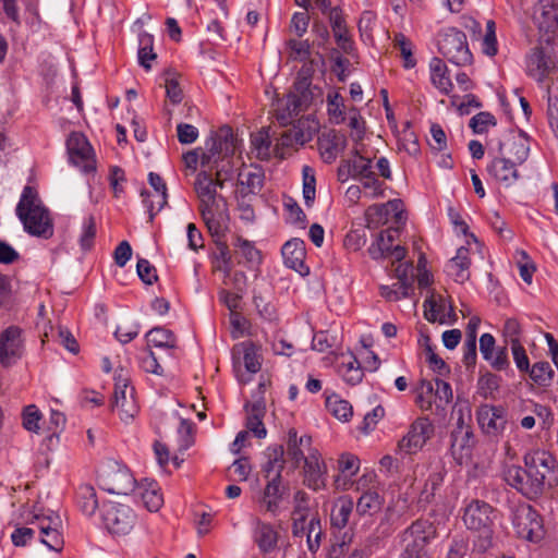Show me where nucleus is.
<instances>
[{
	"label": "nucleus",
	"mask_w": 558,
	"mask_h": 558,
	"mask_svg": "<svg viewBox=\"0 0 558 558\" xmlns=\"http://www.w3.org/2000/svg\"><path fill=\"white\" fill-rule=\"evenodd\" d=\"M504 478L522 496L537 499L558 485V460L548 450H530L523 456V466H507Z\"/></svg>",
	"instance_id": "1"
},
{
	"label": "nucleus",
	"mask_w": 558,
	"mask_h": 558,
	"mask_svg": "<svg viewBox=\"0 0 558 558\" xmlns=\"http://www.w3.org/2000/svg\"><path fill=\"white\" fill-rule=\"evenodd\" d=\"M15 213L24 231L29 235L45 240L53 235L54 227L50 210L43 204L33 186H24Z\"/></svg>",
	"instance_id": "2"
},
{
	"label": "nucleus",
	"mask_w": 558,
	"mask_h": 558,
	"mask_svg": "<svg viewBox=\"0 0 558 558\" xmlns=\"http://www.w3.org/2000/svg\"><path fill=\"white\" fill-rule=\"evenodd\" d=\"M496 512L488 502L480 499L470 500L463 509L462 520L466 529L480 533L475 546L481 551H486L493 544Z\"/></svg>",
	"instance_id": "3"
},
{
	"label": "nucleus",
	"mask_w": 558,
	"mask_h": 558,
	"mask_svg": "<svg viewBox=\"0 0 558 558\" xmlns=\"http://www.w3.org/2000/svg\"><path fill=\"white\" fill-rule=\"evenodd\" d=\"M437 536V527L427 519H417L400 534L403 545L400 558H428L427 545Z\"/></svg>",
	"instance_id": "4"
},
{
	"label": "nucleus",
	"mask_w": 558,
	"mask_h": 558,
	"mask_svg": "<svg viewBox=\"0 0 558 558\" xmlns=\"http://www.w3.org/2000/svg\"><path fill=\"white\" fill-rule=\"evenodd\" d=\"M437 46L439 53L457 66H466L473 61L466 35L456 27L444 28L438 34Z\"/></svg>",
	"instance_id": "5"
},
{
	"label": "nucleus",
	"mask_w": 558,
	"mask_h": 558,
	"mask_svg": "<svg viewBox=\"0 0 558 558\" xmlns=\"http://www.w3.org/2000/svg\"><path fill=\"white\" fill-rule=\"evenodd\" d=\"M97 478L99 486L109 494L128 495L134 490L135 480L130 470L114 460L99 468Z\"/></svg>",
	"instance_id": "6"
},
{
	"label": "nucleus",
	"mask_w": 558,
	"mask_h": 558,
	"mask_svg": "<svg viewBox=\"0 0 558 558\" xmlns=\"http://www.w3.org/2000/svg\"><path fill=\"white\" fill-rule=\"evenodd\" d=\"M434 430V425L428 417L416 418L399 440L398 451L409 456L417 453L433 437Z\"/></svg>",
	"instance_id": "7"
},
{
	"label": "nucleus",
	"mask_w": 558,
	"mask_h": 558,
	"mask_svg": "<svg viewBox=\"0 0 558 558\" xmlns=\"http://www.w3.org/2000/svg\"><path fill=\"white\" fill-rule=\"evenodd\" d=\"M66 150L70 161L84 173L96 171L95 153L86 136L72 132L66 140Z\"/></svg>",
	"instance_id": "8"
},
{
	"label": "nucleus",
	"mask_w": 558,
	"mask_h": 558,
	"mask_svg": "<svg viewBox=\"0 0 558 558\" xmlns=\"http://www.w3.org/2000/svg\"><path fill=\"white\" fill-rule=\"evenodd\" d=\"M102 522L109 533L125 535L134 526L135 514L129 506L109 502L104 505Z\"/></svg>",
	"instance_id": "9"
},
{
	"label": "nucleus",
	"mask_w": 558,
	"mask_h": 558,
	"mask_svg": "<svg viewBox=\"0 0 558 558\" xmlns=\"http://www.w3.org/2000/svg\"><path fill=\"white\" fill-rule=\"evenodd\" d=\"M512 524L521 538L536 542L542 538L543 525L539 514L531 506H521L515 509Z\"/></svg>",
	"instance_id": "10"
},
{
	"label": "nucleus",
	"mask_w": 558,
	"mask_h": 558,
	"mask_svg": "<svg viewBox=\"0 0 558 558\" xmlns=\"http://www.w3.org/2000/svg\"><path fill=\"white\" fill-rule=\"evenodd\" d=\"M233 151L232 133L229 128H223L219 133H214L205 142L202 151L201 166L211 168V163Z\"/></svg>",
	"instance_id": "11"
},
{
	"label": "nucleus",
	"mask_w": 558,
	"mask_h": 558,
	"mask_svg": "<svg viewBox=\"0 0 558 558\" xmlns=\"http://www.w3.org/2000/svg\"><path fill=\"white\" fill-rule=\"evenodd\" d=\"M24 352L22 329L17 326H9L0 332V364L3 367L14 365Z\"/></svg>",
	"instance_id": "12"
},
{
	"label": "nucleus",
	"mask_w": 558,
	"mask_h": 558,
	"mask_svg": "<svg viewBox=\"0 0 558 558\" xmlns=\"http://www.w3.org/2000/svg\"><path fill=\"white\" fill-rule=\"evenodd\" d=\"M504 144L498 143V155L487 165V172L506 187L513 185L520 178L515 162L504 156Z\"/></svg>",
	"instance_id": "13"
},
{
	"label": "nucleus",
	"mask_w": 558,
	"mask_h": 558,
	"mask_svg": "<svg viewBox=\"0 0 558 558\" xmlns=\"http://www.w3.org/2000/svg\"><path fill=\"white\" fill-rule=\"evenodd\" d=\"M555 68V61L542 47L533 48L526 57L527 75L538 83L544 82Z\"/></svg>",
	"instance_id": "14"
},
{
	"label": "nucleus",
	"mask_w": 558,
	"mask_h": 558,
	"mask_svg": "<svg viewBox=\"0 0 558 558\" xmlns=\"http://www.w3.org/2000/svg\"><path fill=\"white\" fill-rule=\"evenodd\" d=\"M281 254L288 268L295 270L303 277L310 274V268L304 263L306 250L303 240L293 238L287 241L281 248Z\"/></svg>",
	"instance_id": "15"
},
{
	"label": "nucleus",
	"mask_w": 558,
	"mask_h": 558,
	"mask_svg": "<svg viewBox=\"0 0 558 558\" xmlns=\"http://www.w3.org/2000/svg\"><path fill=\"white\" fill-rule=\"evenodd\" d=\"M327 466L317 452L311 453L304 462V485L315 492L326 487Z\"/></svg>",
	"instance_id": "16"
},
{
	"label": "nucleus",
	"mask_w": 558,
	"mask_h": 558,
	"mask_svg": "<svg viewBox=\"0 0 558 558\" xmlns=\"http://www.w3.org/2000/svg\"><path fill=\"white\" fill-rule=\"evenodd\" d=\"M477 422L483 432L492 436L501 434L507 425L504 410L494 405L482 407L477 411Z\"/></svg>",
	"instance_id": "17"
},
{
	"label": "nucleus",
	"mask_w": 558,
	"mask_h": 558,
	"mask_svg": "<svg viewBox=\"0 0 558 558\" xmlns=\"http://www.w3.org/2000/svg\"><path fill=\"white\" fill-rule=\"evenodd\" d=\"M278 532L268 522L255 519L253 526V541L262 554H269L278 546Z\"/></svg>",
	"instance_id": "18"
},
{
	"label": "nucleus",
	"mask_w": 558,
	"mask_h": 558,
	"mask_svg": "<svg viewBox=\"0 0 558 558\" xmlns=\"http://www.w3.org/2000/svg\"><path fill=\"white\" fill-rule=\"evenodd\" d=\"M112 408L119 411L121 421L129 423L135 417L138 412L137 404L134 399V388H130V391L120 390V383L114 385V398Z\"/></svg>",
	"instance_id": "19"
},
{
	"label": "nucleus",
	"mask_w": 558,
	"mask_h": 558,
	"mask_svg": "<svg viewBox=\"0 0 558 558\" xmlns=\"http://www.w3.org/2000/svg\"><path fill=\"white\" fill-rule=\"evenodd\" d=\"M475 445L473 429L452 430L450 434V452L459 463L472 452Z\"/></svg>",
	"instance_id": "20"
},
{
	"label": "nucleus",
	"mask_w": 558,
	"mask_h": 558,
	"mask_svg": "<svg viewBox=\"0 0 558 558\" xmlns=\"http://www.w3.org/2000/svg\"><path fill=\"white\" fill-rule=\"evenodd\" d=\"M284 490L286 487L282 485V478H279V474L277 477L267 480L260 498L262 507H264L267 512L276 515L279 511Z\"/></svg>",
	"instance_id": "21"
},
{
	"label": "nucleus",
	"mask_w": 558,
	"mask_h": 558,
	"mask_svg": "<svg viewBox=\"0 0 558 558\" xmlns=\"http://www.w3.org/2000/svg\"><path fill=\"white\" fill-rule=\"evenodd\" d=\"M266 461L262 464V472L266 480L271 477L282 478V471L284 469V449L281 445L268 446L264 451Z\"/></svg>",
	"instance_id": "22"
},
{
	"label": "nucleus",
	"mask_w": 558,
	"mask_h": 558,
	"mask_svg": "<svg viewBox=\"0 0 558 558\" xmlns=\"http://www.w3.org/2000/svg\"><path fill=\"white\" fill-rule=\"evenodd\" d=\"M217 183L206 171L197 174L195 190L201 199L199 208L203 206H217Z\"/></svg>",
	"instance_id": "23"
},
{
	"label": "nucleus",
	"mask_w": 558,
	"mask_h": 558,
	"mask_svg": "<svg viewBox=\"0 0 558 558\" xmlns=\"http://www.w3.org/2000/svg\"><path fill=\"white\" fill-rule=\"evenodd\" d=\"M242 354L243 363L247 372L255 374L262 367L260 345L247 340L236 344L233 348V354Z\"/></svg>",
	"instance_id": "24"
},
{
	"label": "nucleus",
	"mask_w": 558,
	"mask_h": 558,
	"mask_svg": "<svg viewBox=\"0 0 558 558\" xmlns=\"http://www.w3.org/2000/svg\"><path fill=\"white\" fill-rule=\"evenodd\" d=\"M470 265L469 250L461 246L457 250L456 256L449 260L446 269L456 282L463 283L470 278Z\"/></svg>",
	"instance_id": "25"
},
{
	"label": "nucleus",
	"mask_w": 558,
	"mask_h": 558,
	"mask_svg": "<svg viewBox=\"0 0 558 558\" xmlns=\"http://www.w3.org/2000/svg\"><path fill=\"white\" fill-rule=\"evenodd\" d=\"M347 146V138L335 132L324 135L318 140V148L323 160L327 163L333 162L338 154Z\"/></svg>",
	"instance_id": "26"
},
{
	"label": "nucleus",
	"mask_w": 558,
	"mask_h": 558,
	"mask_svg": "<svg viewBox=\"0 0 558 558\" xmlns=\"http://www.w3.org/2000/svg\"><path fill=\"white\" fill-rule=\"evenodd\" d=\"M247 417H246V428L252 432L255 437L262 439L267 435V429L263 423V417L265 415V402L263 400H258L254 403H247L245 405Z\"/></svg>",
	"instance_id": "27"
},
{
	"label": "nucleus",
	"mask_w": 558,
	"mask_h": 558,
	"mask_svg": "<svg viewBox=\"0 0 558 558\" xmlns=\"http://www.w3.org/2000/svg\"><path fill=\"white\" fill-rule=\"evenodd\" d=\"M354 502L352 498L342 496L338 498L331 507L330 524L333 529L342 530L348 523L353 512Z\"/></svg>",
	"instance_id": "28"
},
{
	"label": "nucleus",
	"mask_w": 558,
	"mask_h": 558,
	"mask_svg": "<svg viewBox=\"0 0 558 558\" xmlns=\"http://www.w3.org/2000/svg\"><path fill=\"white\" fill-rule=\"evenodd\" d=\"M432 84L442 94L449 95L453 84L448 76V69L445 62L437 57L432 58L429 62Z\"/></svg>",
	"instance_id": "29"
},
{
	"label": "nucleus",
	"mask_w": 558,
	"mask_h": 558,
	"mask_svg": "<svg viewBox=\"0 0 558 558\" xmlns=\"http://www.w3.org/2000/svg\"><path fill=\"white\" fill-rule=\"evenodd\" d=\"M216 206H203L199 208L202 218L215 240L221 239L225 233V215L223 213H217Z\"/></svg>",
	"instance_id": "30"
},
{
	"label": "nucleus",
	"mask_w": 558,
	"mask_h": 558,
	"mask_svg": "<svg viewBox=\"0 0 558 558\" xmlns=\"http://www.w3.org/2000/svg\"><path fill=\"white\" fill-rule=\"evenodd\" d=\"M312 438L307 435H303L301 437L298 436V432L294 428L289 429L288 432V444L287 451L289 458L294 462L295 468L300 465L302 461L305 462L307 457L304 456L302 447L310 446Z\"/></svg>",
	"instance_id": "31"
},
{
	"label": "nucleus",
	"mask_w": 558,
	"mask_h": 558,
	"mask_svg": "<svg viewBox=\"0 0 558 558\" xmlns=\"http://www.w3.org/2000/svg\"><path fill=\"white\" fill-rule=\"evenodd\" d=\"M381 497L376 490H365L356 501V513L359 515H373L381 508Z\"/></svg>",
	"instance_id": "32"
},
{
	"label": "nucleus",
	"mask_w": 558,
	"mask_h": 558,
	"mask_svg": "<svg viewBox=\"0 0 558 558\" xmlns=\"http://www.w3.org/2000/svg\"><path fill=\"white\" fill-rule=\"evenodd\" d=\"M306 140L302 130L293 128L284 131L275 147V154L280 159L286 158L283 148H290L294 146L304 145Z\"/></svg>",
	"instance_id": "33"
},
{
	"label": "nucleus",
	"mask_w": 558,
	"mask_h": 558,
	"mask_svg": "<svg viewBox=\"0 0 558 558\" xmlns=\"http://www.w3.org/2000/svg\"><path fill=\"white\" fill-rule=\"evenodd\" d=\"M146 340L149 345L161 349H173L177 340L173 332L163 327H154L146 333Z\"/></svg>",
	"instance_id": "34"
},
{
	"label": "nucleus",
	"mask_w": 558,
	"mask_h": 558,
	"mask_svg": "<svg viewBox=\"0 0 558 558\" xmlns=\"http://www.w3.org/2000/svg\"><path fill=\"white\" fill-rule=\"evenodd\" d=\"M529 374L530 378L539 387H549L553 383L555 372L548 362L541 361L530 365Z\"/></svg>",
	"instance_id": "35"
},
{
	"label": "nucleus",
	"mask_w": 558,
	"mask_h": 558,
	"mask_svg": "<svg viewBox=\"0 0 558 558\" xmlns=\"http://www.w3.org/2000/svg\"><path fill=\"white\" fill-rule=\"evenodd\" d=\"M138 63L145 69L150 70V61L155 60L157 54L154 52V36L142 32L138 35Z\"/></svg>",
	"instance_id": "36"
},
{
	"label": "nucleus",
	"mask_w": 558,
	"mask_h": 558,
	"mask_svg": "<svg viewBox=\"0 0 558 558\" xmlns=\"http://www.w3.org/2000/svg\"><path fill=\"white\" fill-rule=\"evenodd\" d=\"M326 408L339 421L348 422L353 415V408L349 401L332 393L326 397Z\"/></svg>",
	"instance_id": "37"
},
{
	"label": "nucleus",
	"mask_w": 558,
	"mask_h": 558,
	"mask_svg": "<svg viewBox=\"0 0 558 558\" xmlns=\"http://www.w3.org/2000/svg\"><path fill=\"white\" fill-rule=\"evenodd\" d=\"M76 500L81 511L86 515H93L98 508L96 490L90 485H82L78 487Z\"/></svg>",
	"instance_id": "38"
},
{
	"label": "nucleus",
	"mask_w": 558,
	"mask_h": 558,
	"mask_svg": "<svg viewBox=\"0 0 558 558\" xmlns=\"http://www.w3.org/2000/svg\"><path fill=\"white\" fill-rule=\"evenodd\" d=\"M233 246L235 247V255L243 257L247 264L252 266L260 264V252L248 240L238 236Z\"/></svg>",
	"instance_id": "39"
},
{
	"label": "nucleus",
	"mask_w": 558,
	"mask_h": 558,
	"mask_svg": "<svg viewBox=\"0 0 558 558\" xmlns=\"http://www.w3.org/2000/svg\"><path fill=\"white\" fill-rule=\"evenodd\" d=\"M311 102H303L301 97L291 93L288 95L286 101V108L278 112L277 119L281 124H287L293 118V116L299 114L304 108H306Z\"/></svg>",
	"instance_id": "40"
},
{
	"label": "nucleus",
	"mask_w": 558,
	"mask_h": 558,
	"mask_svg": "<svg viewBox=\"0 0 558 558\" xmlns=\"http://www.w3.org/2000/svg\"><path fill=\"white\" fill-rule=\"evenodd\" d=\"M293 94L301 97L303 102H312L314 94L312 92V78L308 70H301L294 82Z\"/></svg>",
	"instance_id": "41"
},
{
	"label": "nucleus",
	"mask_w": 558,
	"mask_h": 558,
	"mask_svg": "<svg viewBox=\"0 0 558 558\" xmlns=\"http://www.w3.org/2000/svg\"><path fill=\"white\" fill-rule=\"evenodd\" d=\"M541 28L555 33L558 29V0H550L543 7Z\"/></svg>",
	"instance_id": "42"
},
{
	"label": "nucleus",
	"mask_w": 558,
	"mask_h": 558,
	"mask_svg": "<svg viewBox=\"0 0 558 558\" xmlns=\"http://www.w3.org/2000/svg\"><path fill=\"white\" fill-rule=\"evenodd\" d=\"M39 530L43 535V544H45L51 550L60 551L62 549L63 538L57 529H52L50 524H45L41 522Z\"/></svg>",
	"instance_id": "43"
},
{
	"label": "nucleus",
	"mask_w": 558,
	"mask_h": 558,
	"mask_svg": "<svg viewBox=\"0 0 558 558\" xmlns=\"http://www.w3.org/2000/svg\"><path fill=\"white\" fill-rule=\"evenodd\" d=\"M323 536L320 519L313 517L306 524V542L308 549L316 553L320 546Z\"/></svg>",
	"instance_id": "44"
},
{
	"label": "nucleus",
	"mask_w": 558,
	"mask_h": 558,
	"mask_svg": "<svg viewBox=\"0 0 558 558\" xmlns=\"http://www.w3.org/2000/svg\"><path fill=\"white\" fill-rule=\"evenodd\" d=\"M96 236V221L94 216L89 215L84 218L82 222V231L78 239L81 248L83 251H88L92 248L94 244V239Z\"/></svg>",
	"instance_id": "45"
},
{
	"label": "nucleus",
	"mask_w": 558,
	"mask_h": 558,
	"mask_svg": "<svg viewBox=\"0 0 558 558\" xmlns=\"http://www.w3.org/2000/svg\"><path fill=\"white\" fill-rule=\"evenodd\" d=\"M211 169H216V183L218 187L222 189L227 181L233 178L234 169L229 157H223L217 160V163H211Z\"/></svg>",
	"instance_id": "46"
},
{
	"label": "nucleus",
	"mask_w": 558,
	"mask_h": 558,
	"mask_svg": "<svg viewBox=\"0 0 558 558\" xmlns=\"http://www.w3.org/2000/svg\"><path fill=\"white\" fill-rule=\"evenodd\" d=\"M327 111L336 124L344 122V104L343 98L339 93L328 94L327 96Z\"/></svg>",
	"instance_id": "47"
},
{
	"label": "nucleus",
	"mask_w": 558,
	"mask_h": 558,
	"mask_svg": "<svg viewBox=\"0 0 558 558\" xmlns=\"http://www.w3.org/2000/svg\"><path fill=\"white\" fill-rule=\"evenodd\" d=\"M332 35H333L335 41L339 48L338 50L341 53L347 54L351 58H355L357 56L355 43L350 34L349 28H345L340 32H336Z\"/></svg>",
	"instance_id": "48"
},
{
	"label": "nucleus",
	"mask_w": 558,
	"mask_h": 558,
	"mask_svg": "<svg viewBox=\"0 0 558 558\" xmlns=\"http://www.w3.org/2000/svg\"><path fill=\"white\" fill-rule=\"evenodd\" d=\"M148 182L154 190L151 193H154L156 198H158V210H161L167 205L168 202L166 183L163 179L155 172L148 173Z\"/></svg>",
	"instance_id": "49"
},
{
	"label": "nucleus",
	"mask_w": 558,
	"mask_h": 558,
	"mask_svg": "<svg viewBox=\"0 0 558 558\" xmlns=\"http://www.w3.org/2000/svg\"><path fill=\"white\" fill-rule=\"evenodd\" d=\"M510 153L518 163H523L527 159L530 145L527 137L523 133L513 136Z\"/></svg>",
	"instance_id": "50"
},
{
	"label": "nucleus",
	"mask_w": 558,
	"mask_h": 558,
	"mask_svg": "<svg viewBox=\"0 0 558 558\" xmlns=\"http://www.w3.org/2000/svg\"><path fill=\"white\" fill-rule=\"evenodd\" d=\"M395 45L399 48L401 57L403 58V66L412 69L416 65V60L412 53V43L401 33L395 36Z\"/></svg>",
	"instance_id": "51"
},
{
	"label": "nucleus",
	"mask_w": 558,
	"mask_h": 558,
	"mask_svg": "<svg viewBox=\"0 0 558 558\" xmlns=\"http://www.w3.org/2000/svg\"><path fill=\"white\" fill-rule=\"evenodd\" d=\"M497 124L496 118L488 111H481L471 118L469 126L475 134H483L487 131L488 126Z\"/></svg>",
	"instance_id": "52"
},
{
	"label": "nucleus",
	"mask_w": 558,
	"mask_h": 558,
	"mask_svg": "<svg viewBox=\"0 0 558 558\" xmlns=\"http://www.w3.org/2000/svg\"><path fill=\"white\" fill-rule=\"evenodd\" d=\"M320 12L328 17L332 34L349 28L340 7H331L330 4L327 10Z\"/></svg>",
	"instance_id": "53"
},
{
	"label": "nucleus",
	"mask_w": 558,
	"mask_h": 558,
	"mask_svg": "<svg viewBox=\"0 0 558 558\" xmlns=\"http://www.w3.org/2000/svg\"><path fill=\"white\" fill-rule=\"evenodd\" d=\"M482 50L485 54L494 57L497 51L496 24L493 20L486 23V33L482 41Z\"/></svg>",
	"instance_id": "54"
},
{
	"label": "nucleus",
	"mask_w": 558,
	"mask_h": 558,
	"mask_svg": "<svg viewBox=\"0 0 558 558\" xmlns=\"http://www.w3.org/2000/svg\"><path fill=\"white\" fill-rule=\"evenodd\" d=\"M23 427L28 432L37 433L39 430V421L41 413L35 404H29L24 408L22 413Z\"/></svg>",
	"instance_id": "55"
},
{
	"label": "nucleus",
	"mask_w": 558,
	"mask_h": 558,
	"mask_svg": "<svg viewBox=\"0 0 558 558\" xmlns=\"http://www.w3.org/2000/svg\"><path fill=\"white\" fill-rule=\"evenodd\" d=\"M521 325L515 318H508L504 324L502 336L509 345L521 343Z\"/></svg>",
	"instance_id": "56"
},
{
	"label": "nucleus",
	"mask_w": 558,
	"mask_h": 558,
	"mask_svg": "<svg viewBox=\"0 0 558 558\" xmlns=\"http://www.w3.org/2000/svg\"><path fill=\"white\" fill-rule=\"evenodd\" d=\"M435 403L437 408H445L452 400V389L449 383L442 379L435 380Z\"/></svg>",
	"instance_id": "57"
},
{
	"label": "nucleus",
	"mask_w": 558,
	"mask_h": 558,
	"mask_svg": "<svg viewBox=\"0 0 558 558\" xmlns=\"http://www.w3.org/2000/svg\"><path fill=\"white\" fill-rule=\"evenodd\" d=\"M439 302L440 303H438L433 296L424 301V317L430 323H435L437 320L444 323V319L440 318L439 315L444 311L445 301L440 299Z\"/></svg>",
	"instance_id": "58"
},
{
	"label": "nucleus",
	"mask_w": 558,
	"mask_h": 558,
	"mask_svg": "<svg viewBox=\"0 0 558 558\" xmlns=\"http://www.w3.org/2000/svg\"><path fill=\"white\" fill-rule=\"evenodd\" d=\"M343 379L350 385H357L362 381L363 371L360 362L355 356H352V361L343 364Z\"/></svg>",
	"instance_id": "59"
},
{
	"label": "nucleus",
	"mask_w": 558,
	"mask_h": 558,
	"mask_svg": "<svg viewBox=\"0 0 558 558\" xmlns=\"http://www.w3.org/2000/svg\"><path fill=\"white\" fill-rule=\"evenodd\" d=\"M136 271L145 284L151 286L158 279L156 268L145 258H138Z\"/></svg>",
	"instance_id": "60"
},
{
	"label": "nucleus",
	"mask_w": 558,
	"mask_h": 558,
	"mask_svg": "<svg viewBox=\"0 0 558 558\" xmlns=\"http://www.w3.org/2000/svg\"><path fill=\"white\" fill-rule=\"evenodd\" d=\"M253 303L258 312V315L263 319L271 322L276 318L275 306L270 302L266 301L262 294L256 293L255 291L253 294Z\"/></svg>",
	"instance_id": "61"
},
{
	"label": "nucleus",
	"mask_w": 558,
	"mask_h": 558,
	"mask_svg": "<svg viewBox=\"0 0 558 558\" xmlns=\"http://www.w3.org/2000/svg\"><path fill=\"white\" fill-rule=\"evenodd\" d=\"M490 366L496 371H511L510 362L508 359L507 347H499L492 353V360H486Z\"/></svg>",
	"instance_id": "62"
},
{
	"label": "nucleus",
	"mask_w": 558,
	"mask_h": 558,
	"mask_svg": "<svg viewBox=\"0 0 558 558\" xmlns=\"http://www.w3.org/2000/svg\"><path fill=\"white\" fill-rule=\"evenodd\" d=\"M366 243V233L364 230L356 229L347 233L343 245L347 250L356 252L361 250Z\"/></svg>",
	"instance_id": "63"
},
{
	"label": "nucleus",
	"mask_w": 558,
	"mask_h": 558,
	"mask_svg": "<svg viewBox=\"0 0 558 558\" xmlns=\"http://www.w3.org/2000/svg\"><path fill=\"white\" fill-rule=\"evenodd\" d=\"M254 149L256 150L259 160H269L271 157L270 146L271 142L267 134L259 133L252 140Z\"/></svg>",
	"instance_id": "64"
}]
</instances>
